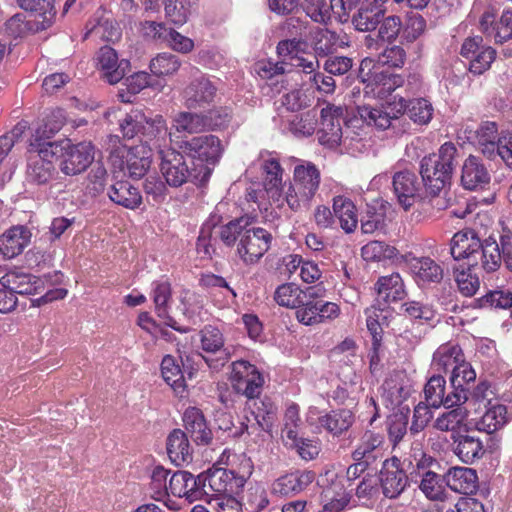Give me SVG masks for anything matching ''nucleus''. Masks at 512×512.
Here are the masks:
<instances>
[{
	"instance_id": "1",
	"label": "nucleus",
	"mask_w": 512,
	"mask_h": 512,
	"mask_svg": "<svg viewBox=\"0 0 512 512\" xmlns=\"http://www.w3.org/2000/svg\"><path fill=\"white\" fill-rule=\"evenodd\" d=\"M61 116L60 111L57 115L53 114L35 129L30 138L26 173L28 181L34 184H47L56 173L52 160L59 152V143L51 141V138L63 125V121L59 119Z\"/></svg>"
},
{
	"instance_id": "2",
	"label": "nucleus",
	"mask_w": 512,
	"mask_h": 512,
	"mask_svg": "<svg viewBox=\"0 0 512 512\" xmlns=\"http://www.w3.org/2000/svg\"><path fill=\"white\" fill-rule=\"evenodd\" d=\"M220 239L228 246L237 240V254L246 265L257 263L269 250L272 235L261 227L252 226V218L240 217L219 228Z\"/></svg>"
},
{
	"instance_id": "3",
	"label": "nucleus",
	"mask_w": 512,
	"mask_h": 512,
	"mask_svg": "<svg viewBox=\"0 0 512 512\" xmlns=\"http://www.w3.org/2000/svg\"><path fill=\"white\" fill-rule=\"evenodd\" d=\"M501 10L497 0H475L469 18L477 23L478 29L496 44L512 39V10Z\"/></svg>"
},
{
	"instance_id": "4",
	"label": "nucleus",
	"mask_w": 512,
	"mask_h": 512,
	"mask_svg": "<svg viewBox=\"0 0 512 512\" xmlns=\"http://www.w3.org/2000/svg\"><path fill=\"white\" fill-rule=\"evenodd\" d=\"M105 149L114 168L123 171L134 179L142 178L150 168L152 147L144 144L127 148L117 135H109L105 140Z\"/></svg>"
},
{
	"instance_id": "5",
	"label": "nucleus",
	"mask_w": 512,
	"mask_h": 512,
	"mask_svg": "<svg viewBox=\"0 0 512 512\" xmlns=\"http://www.w3.org/2000/svg\"><path fill=\"white\" fill-rule=\"evenodd\" d=\"M181 148L194 161L195 168H198L195 180L199 184L209 180L213 167L219 162L224 150L221 140L212 134L196 136L184 141Z\"/></svg>"
},
{
	"instance_id": "6",
	"label": "nucleus",
	"mask_w": 512,
	"mask_h": 512,
	"mask_svg": "<svg viewBox=\"0 0 512 512\" xmlns=\"http://www.w3.org/2000/svg\"><path fill=\"white\" fill-rule=\"evenodd\" d=\"M456 154V146L446 142L440 147L438 153L425 156L421 160L420 174L426 191L437 193L446 187L455 167Z\"/></svg>"
},
{
	"instance_id": "7",
	"label": "nucleus",
	"mask_w": 512,
	"mask_h": 512,
	"mask_svg": "<svg viewBox=\"0 0 512 512\" xmlns=\"http://www.w3.org/2000/svg\"><path fill=\"white\" fill-rule=\"evenodd\" d=\"M320 184V172L312 163L297 165L293 172V181L284 192V201L293 211L308 208Z\"/></svg>"
},
{
	"instance_id": "8",
	"label": "nucleus",
	"mask_w": 512,
	"mask_h": 512,
	"mask_svg": "<svg viewBox=\"0 0 512 512\" xmlns=\"http://www.w3.org/2000/svg\"><path fill=\"white\" fill-rule=\"evenodd\" d=\"M360 74L363 82H367L364 88L365 95L374 98L383 99L404 83L401 75L375 66L373 60L368 57L361 61Z\"/></svg>"
},
{
	"instance_id": "9",
	"label": "nucleus",
	"mask_w": 512,
	"mask_h": 512,
	"mask_svg": "<svg viewBox=\"0 0 512 512\" xmlns=\"http://www.w3.org/2000/svg\"><path fill=\"white\" fill-rule=\"evenodd\" d=\"M413 459L405 458L403 465L408 463L411 467L410 476L413 475L421 477L420 489L425 496L431 500H441L444 496V487L441 477L430 470H426L432 463L433 459L426 456L420 448L414 449Z\"/></svg>"
},
{
	"instance_id": "10",
	"label": "nucleus",
	"mask_w": 512,
	"mask_h": 512,
	"mask_svg": "<svg viewBox=\"0 0 512 512\" xmlns=\"http://www.w3.org/2000/svg\"><path fill=\"white\" fill-rule=\"evenodd\" d=\"M161 164L160 171L171 187H180L187 181L195 180V173L198 168H189L182 153L174 149L160 150Z\"/></svg>"
},
{
	"instance_id": "11",
	"label": "nucleus",
	"mask_w": 512,
	"mask_h": 512,
	"mask_svg": "<svg viewBox=\"0 0 512 512\" xmlns=\"http://www.w3.org/2000/svg\"><path fill=\"white\" fill-rule=\"evenodd\" d=\"M230 380L235 391L249 399L258 397L264 384V378L259 370L244 360L232 363Z\"/></svg>"
},
{
	"instance_id": "12",
	"label": "nucleus",
	"mask_w": 512,
	"mask_h": 512,
	"mask_svg": "<svg viewBox=\"0 0 512 512\" xmlns=\"http://www.w3.org/2000/svg\"><path fill=\"white\" fill-rule=\"evenodd\" d=\"M404 113L408 114V102L403 97L397 96L387 103L385 110L369 105L357 107V114L363 122L381 130L388 129L392 120Z\"/></svg>"
},
{
	"instance_id": "13",
	"label": "nucleus",
	"mask_w": 512,
	"mask_h": 512,
	"mask_svg": "<svg viewBox=\"0 0 512 512\" xmlns=\"http://www.w3.org/2000/svg\"><path fill=\"white\" fill-rule=\"evenodd\" d=\"M460 54L469 61V71L474 75H482L491 68L496 59V50L483 43L482 36L468 37L464 40Z\"/></svg>"
},
{
	"instance_id": "14",
	"label": "nucleus",
	"mask_w": 512,
	"mask_h": 512,
	"mask_svg": "<svg viewBox=\"0 0 512 512\" xmlns=\"http://www.w3.org/2000/svg\"><path fill=\"white\" fill-rule=\"evenodd\" d=\"M62 151L60 170L68 176L82 173L95 158L94 146L90 142H81L75 145L67 142L59 144V152Z\"/></svg>"
},
{
	"instance_id": "15",
	"label": "nucleus",
	"mask_w": 512,
	"mask_h": 512,
	"mask_svg": "<svg viewBox=\"0 0 512 512\" xmlns=\"http://www.w3.org/2000/svg\"><path fill=\"white\" fill-rule=\"evenodd\" d=\"M319 141L330 148L340 144L343 132L341 123L344 120V108L327 104L320 112Z\"/></svg>"
},
{
	"instance_id": "16",
	"label": "nucleus",
	"mask_w": 512,
	"mask_h": 512,
	"mask_svg": "<svg viewBox=\"0 0 512 512\" xmlns=\"http://www.w3.org/2000/svg\"><path fill=\"white\" fill-rule=\"evenodd\" d=\"M244 478L237 476L233 471L224 468L210 469L203 476V479L199 477V483L206 494H208L207 488L213 492L212 497L229 495L236 489L244 485Z\"/></svg>"
},
{
	"instance_id": "17",
	"label": "nucleus",
	"mask_w": 512,
	"mask_h": 512,
	"mask_svg": "<svg viewBox=\"0 0 512 512\" xmlns=\"http://www.w3.org/2000/svg\"><path fill=\"white\" fill-rule=\"evenodd\" d=\"M482 241L473 230H463L451 239L450 253L454 260L464 261L469 268L477 267Z\"/></svg>"
},
{
	"instance_id": "18",
	"label": "nucleus",
	"mask_w": 512,
	"mask_h": 512,
	"mask_svg": "<svg viewBox=\"0 0 512 512\" xmlns=\"http://www.w3.org/2000/svg\"><path fill=\"white\" fill-rule=\"evenodd\" d=\"M216 85L206 76L194 78L183 91L184 105L190 110L204 109L214 102Z\"/></svg>"
},
{
	"instance_id": "19",
	"label": "nucleus",
	"mask_w": 512,
	"mask_h": 512,
	"mask_svg": "<svg viewBox=\"0 0 512 512\" xmlns=\"http://www.w3.org/2000/svg\"><path fill=\"white\" fill-rule=\"evenodd\" d=\"M382 444L383 436L372 431H366L354 450L352 456L357 464L350 466L347 470L348 476L351 474L355 475L358 466H362V469L369 466L379 457H382Z\"/></svg>"
},
{
	"instance_id": "20",
	"label": "nucleus",
	"mask_w": 512,
	"mask_h": 512,
	"mask_svg": "<svg viewBox=\"0 0 512 512\" xmlns=\"http://www.w3.org/2000/svg\"><path fill=\"white\" fill-rule=\"evenodd\" d=\"M150 298L153 300L157 316L164 320L165 325L181 333L188 331L187 328L179 326L177 321L169 314L172 300V288L169 281L157 280L152 282Z\"/></svg>"
},
{
	"instance_id": "21",
	"label": "nucleus",
	"mask_w": 512,
	"mask_h": 512,
	"mask_svg": "<svg viewBox=\"0 0 512 512\" xmlns=\"http://www.w3.org/2000/svg\"><path fill=\"white\" fill-rule=\"evenodd\" d=\"M380 483L383 494L388 498H396L403 492L408 483V475L400 467V460L393 458L384 461L380 471Z\"/></svg>"
},
{
	"instance_id": "22",
	"label": "nucleus",
	"mask_w": 512,
	"mask_h": 512,
	"mask_svg": "<svg viewBox=\"0 0 512 512\" xmlns=\"http://www.w3.org/2000/svg\"><path fill=\"white\" fill-rule=\"evenodd\" d=\"M392 186L398 203L404 210H409L419 199L420 183L417 176L411 171L395 173Z\"/></svg>"
},
{
	"instance_id": "23",
	"label": "nucleus",
	"mask_w": 512,
	"mask_h": 512,
	"mask_svg": "<svg viewBox=\"0 0 512 512\" xmlns=\"http://www.w3.org/2000/svg\"><path fill=\"white\" fill-rule=\"evenodd\" d=\"M201 347L207 353H219L217 359L203 357L207 365L212 369H219L224 366L230 358L228 348L224 347V338L222 332L211 325L205 326L201 330Z\"/></svg>"
},
{
	"instance_id": "24",
	"label": "nucleus",
	"mask_w": 512,
	"mask_h": 512,
	"mask_svg": "<svg viewBox=\"0 0 512 512\" xmlns=\"http://www.w3.org/2000/svg\"><path fill=\"white\" fill-rule=\"evenodd\" d=\"M97 65L102 77L108 83L116 84L124 78L130 64L126 59L119 60L113 48L104 46L98 52Z\"/></svg>"
},
{
	"instance_id": "25",
	"label": "nucleus",
	"mask_w": 512,
	"mask_h": 512,
	"mask_svg": "<svg viewBox=\"0 0 512 512\" xmlns=\"http://www.w3.org/2000/svg\"><path fill=\"white\" fill-rule=\"evenodd\" d=\"M31 230L24 225H16L7 229L0 235V253L6 259L20 255L30 244Z\"/></svg>"
},
{
	"instance_id": "26",
	"label": "nucleus",
	"mask_w": 512,
	"mask_h": 512,
	"mask_svg": "<svg viewBox=\"0 0 512 512\" xmlns=\"http://www.w3.org/2000/svg\"><path fill=\"white\" fill-rule=\"evenodd\" d=\"M312 471L296 470L280 476L271 485V492L277 496H289L304 491L313 481Z\"/></svg>"
},
{
	"instance_id": "27",
	"label": "nucleus",
	"mask_w": 512,
	"mask_h": 512,
	"mask_svg": "<svg viewBox=\"0 0 512 512\" xmlns=\"http://www.w3.org/2000/svg\"><path fill=\"white\" fill-rule=\"evenodd\" d=\"M467 138L479 146L481 152L490 159H494L497 141L501 138L498 133L497 123L494 121H483L476 129L467 127L465 129Z\"/></svg>"
},
{
	"instance_id": "28",
	"label": "nucleus",
	"mask_w": 512,
	"mask_h": 512,
	"mask_svg": "<svg viewBox=\"0 0 512 512\" xmlns=\"http://www.w3.org/2000/svg\"><path fill=\"white\" fill-rule=\"evenodd\" d=\"M142 139L151 144L152 149L165 150L164 148L170 142V132L168 131L167 122L160 114L153 116L145 115V121L142 123Z\"/></svg>"
},
{
	"instance_id": "29",
	"label": "nucleus",
	"mask_w": 512,
	"mask_h": 512,
	"mask_svg": "<svg viewBox=\"0 0 512 512\" xmlns=\"http://www.w3.org/2000/svg\"><path fill=\"white\" fill-rule=\"evenodd\" d=\"M183 422L186 432L197 445H209L212 442V430L200 409L187 408L183 415Z\"/></svg>"
},
{
	"instance_id": "30",
	"label": "nucleus",
	"mask_w": 512,
	"mask_h": 512,
	"mask_svg": "<svg viewBox=\"0 0 512 512\" xmlns=\"http://www.w3.org/2000/svg\"><path fill=\"white\" fill-rule=\"evenodd\" d=\"M0 285L15 296L30 295L37 293L40 280L21 270H12L0 277Z\"/></svg>"
},
{
	"instance_id": "31",
	"label": "nucleus",
	"mask_w": 512,
	"mask_h": 512,
	"mask_svg": "<svg viewBox=\"0 0 512 512\" xmlns=\"http://www.w3.org/2000/svg\"><path fill=\"white\" fill-rule=\"evenodd\" d=\"M453 452L464 463L472 464L485 453L482 439L472 434L453 437Z\"/></svg>"
},
{
	"instance_id": "32",
	"label": "nucleus",
	"mask_w": 512,
	"mask_h": 512,
	"mask_svg": "<svg viewBox=\"0 0 512 512\" xmlns=\"http://www.w3.org/2000/svg\"><path fill=\"white\" fill-rule=\"evenodd\" d=\"M262 170L264 172V191L273 203H279L283 192V168L278 160L269 158L263 161Z\"/></svg>"
},
{
	"instance_id": "33",
	"label": "nucleus",
	"mask_w": 512,
	"mask_h": 512,
	"mask_svg": "<svg viewBox=\"0 0 512 512\" xmlns=\"http://www.w3.org/2000/svg\"><path fill=\"white\" fill-rule=\"evenodd\" d=\"M447 486L461 494H471L478 488V476L474 469L469 467H452L445 474Z\"/></svg>"
},
{
	"instance_id": "34",
	"label": "nucleus",
	"mask_w": 512,
	"mask_h": 512,
	"mask_svg": "<svg viewBox=\"0 0 512 512\" xmlns=\"http://www.w3.org/2000/svg\"><path fill=\"white\" fill-rule=\"evenodd\" d=\"M484 406L486 411L476 424L479 431L493 433L501 429L512 418V412H509L503 404L487 400Z\"/></svg>"
},
{
	"instance_id": "35",
	"label": "nucleus",
	"mask_w": 512,
	"mask_h": 512,
	"mask_svg": "<svg viewBox=\"0 0 512 512\" xmlns=\"http://www.w3.org/2000/svg\"><path fill=\"white\" fill-rule=\"evenodd\" d=\"M167 454L176 466L188 464L193 459L192 447L187 434L181 429H174L167 437Z\"/></svg>"
},
{
	"instance_id": "36",
	"label": "nucleus",
	"mask_w": 512,
	"mask_h": 512,
	"mask_svg": "<svg viewBox=\"0 0 512 512\" xmlns=\"http://www.w3.org/2000/svg\"><path fill=\"white\" fill-rule=\"evenodd\" d=\"M108 197L117 205L127 209H137L142 204V195L138 188L128 181L119 180L111 185Z\"/></svg>"
},
{
	"instance_id": "37",
	"label": "nucleus",
	"mask_w": 512,
	"mask_h": 512,
	"mask_svg": "<svg viewBox=\"0 0 512 512\" xmlns=\"http://www.w3.org/2000/svg\"><path fill=\"white\" fill-rule=\"evenodd\" d=\"M490 181V176L481 163L475 156H469L462 167L461 183L465 189L474 190L483 187Z\"/></svg>"
},
{
	"instance_id": "38",
	"label": "nucleus",
	"mask_w": 512,
	"mask_h": 512,
	"mask_svg": "<svg viewBox=\"0 0 512 512\" xmlns=\"http://www.w3.org/2000/svg\"><path fill=\"white\" fill-rule=\"evenodd\" d=\"M209 115L191 111H180L172 119V127L178 133L197 134L209 130Z\"/></svg>"
},
{
	"instance_id": "39",
	"label": "nucleus",
	"mask_w": 512,
	"mask_h": 512,
	"mask_svg": "<svg viewBox=\"0 0 512 512\" xmlns=\"http://www.w3.org/2000/svg\"><path fill=\"white\" fill-rule=\"evenodd\" d=\"M464 359V354L458 344L447 342L440 345L433 354L431 366L435 371L447 372L454 370Z\"/></svg>"
},
{
	"instance_id": "40",
	"label": "nucleus",
	"mask_w": 512,
	"mask_h": 512,
	"mask_svg": "<svg viewBox=\"0 0 512 512\" xmlns=\"http://www.w3.org/2000/svg\"><path fill=\"white\" fill-rule=\"evenodd\" d=\"M376 29L375 37L372 34L365 37V46L369 49L377 50L379 48V42L395 40L402 29V22L398 16H388L380 19V23Z\"/></svg>"
},
{
	"instance_id": "41",
	"label": "nucleus",
	"mask_w": 512,
	"mask_h": 512,
	"mask_svg": "<svg viewBox=\"0 0 512 512\" xmlns=\"http://www.w3.org/2000/svg\"><path fill=\"white\" fill-rule=\"evenodd\" d=\"M407 262L417 282H440L443 278V269L429 257H413L407 260Z\"/></svg>"
},
{
	"instance_id": "42",
	"label": "nucleus",
	"mask_w": 512,
	"mask_h": 512,
	"mask_svg": "<svg viewBox=\"0 0 512 512\" xmlns=\"http://www.w3.org/2000/svg\"><path fill=\"white\" fill-rule=\"evenodd\" d=\"M199 478L196 479L187 471H177L169 479V491L177 497H185L189 501L196 499L199 491Z\"/></svg>"
},
{
	"instance_id": "43",
	"label": "nucleus",
	"mask_w": 512,
	"mask_h": 512,
	"mask_svg": "<svg viewBox=\"0 0 512 512\" xmlns=\"http://www.w3.org/2000/svg\"><path fill=\"white\" fill-rule=\"evenodd\" d=\"M333 214L339 220L341 228L346 233L353 232L358 224L356 206L347 197L336 196L333 198Z\"/></svg>"
},
{
	"instance_id": "44",
	"label": "nucleus",
	"mask_w": 512,
	"mask_h": 512,
	"mask_svg": "<svg viewBox=\"0 0 512 512\" xmlns=\"http://www.w3.org/2000/svg\"><path fill=\"white\" fill-rule=\"evenodd\" d=\"M503 261L502 249L499 244L489 238L482 242L481 250L477 256V266H481L486 272L496 271Z\"/></svg>"
},
{
	"instance_id": "45",
	"label": "nucleus",
	"mask_w": 512,
	"mask_h": 512,
	"mask_svg": "<svg viewBox=\"0 0 512 512\" xmlns=\"http://www.w3.org/2000/svg\"><path fill=\"white\" fill-rule=\"evenodd\" d=\"M376 290L378 296L386 302L400 300L405 294L404 283L399 273L380 277L376 283Z\"/></svg>"
},
{
	"instance_id": "46",
	"label": "nucleus",
	"mask_w": 512,
	"mask_h": 512,
	"mask_svg": "<svg viewBox=\"0 0 512 512\" xmlns=\"http://www.w3.org/2000/svg\"><path fill=\"white\" fill-rule=\"evenodd\" d=\"M354 421L353 414L350 410L341 409L331 411L330 413L319 418L321 427L326 429L334 436H338L347 431Z\"/></svg>"
},
{
	"instance_id": "47",
	"label": "nucleus",
	"mask_w": 512,
	"mask_h": 512,
	"mask_svg": "<svg viewBox=\"0 0 512 512\" xmlns=\"http://www.w3.org/2000/svg\"><path fill=\"white\" fill-rule=\"evenodd\" d=\"M343 45L340 37L328 29H317L312 37V46L317 57H326Z\"/></svg>"
},
{
	"instance_id": "48",
	"label": "nucleus",
	"mask_w": 512,
	"mask_h": 512,
	"mask_svg": "<svg viewBox=\"0 0 512 512\" xmlns=\"http://www.w3.org/2000/svg\"><path fill=\"white\" fill-rule=\"evenodd\" d=\"M285 442L287 446L295 449L297 454L306 461L316 458L320 452L317 440L300 437L297 431L289 430Z\"/></svg>"
},
{
	"instance_id": "49",
	"label": "nucleus",
	"mask_w": 512,
	"mask_h": 512,
	"mask_svg": "<svg viewBox=\"0 0 512 512\" xmlns=\"http://www.w3.org/2000/svg\"><path fill=\"white\" fill-rule=\"evenodd\" d=\"M468 415L467 408H450L435 419L433 427L442 432H454L465 424Z\"/></svg>"
},
{
	"instance_id": "50",
	"label": "nucleus",
	"mask_w": 512,
	"mask_h": 512,
	"mask_svg": "<svg viewBox=\"0 0 512 512\" xmlns=\"http://www.w3.org/2000/svg\"><path fill=\"white\" fill-rule=\"evenodd\" d=\"M197 0H164L165 15L175 25L187 22Z\"/></svg>"
},
{
	"instance_id": "51",
	"label": "nucleus",
	"mask_w": 512,
	"mask_h": 512,
	"mask_svg": "<svg viewBox=\"0 0 512 512\" xmlns=\"http://www.w3.org/2000/svg\"><path fill=\"white\" fill-rule=\"evenodd\" d=\"M18 5L35 16L42 18L41 28H46L55 16L54 0H17Z\"/></svg>"
},
{
	"instance_id": "52",
	"label": "nucleus",
	"mask_w": 512,
	"mask_h": 512,
	"mask_svg": "<svg viewBox=\"0 0 512 512\" xmlns=\"http://www.w3.org/2000/svg\"><path fill=\"white\" fill-rule=\"evenodd\" d=\"M361 255L365 261L379 262L396 258L398 250L385 242L371 241L361 248Z\"/></svg>"
},
{
	"instance_id": "53",
	"label": "nucleus",
	"mask_w": 512,
	"mask_h": 512,
	"mask_svg": "<svg viewBox=\"0 0 512 512\" xmlns=\"http://www.w3.org/2000/svg\"><path fill=\"white\" fill-rule=\"evenodd\" d=\"M274 299L280 306L297 308L301 306V303H304L305 294L298 285L286 283L276 289Z\"/></svg>"
},
{
	"instance_id": "54",
	"label": "nucleus",
	"mask_w": 512,
	"mask_h": 512,
	"mask_svg": "<svg viewBox=\"0 0 512 512\" xmlns=\"http://www.w3.org/2000/svg\"><path fill=\"white\" fill-rule=\"evenodd\" d=\"M381 18H383V11L380 8L361 7L353 16L352 23L359 31L372 32L379 25Z\"/></svg>"
},
{
	"instance_id": "55",
	"label": "nucleus",
	"mask_w": 512,
	"mask_h": 512,
	"mask_svg": "<svg viewBox=\"0 0 512 512\" xmlns=\"http://www.w3.org/2000/svg\"><path fill=\"white\" fill-rule=\"evenodd\" d=\"M181 66L180 59L171 53H159L150 61L149 68L155 76H170L175 74Z\"/></svg>"
},
{
	"instance_id": "56",
	"label": "nucleus",
	"mask_w": 512,
	"mask_h": 512,
	"mask_svg": "<svg viewBox=\"0 0 512 512\" xmlns=\"http://www.w3.org/2000/svg\"><path fill=\"white\" fill-rule=\"evenodd\" d=\"M161 373L165 382L174 390L184 388V376L179 364L171 355H166L161 362Z\"/></svg>"
},
{
	"instance_id": "57",
	"label": "nucleus",
	"mask_w": 512,
	"mask_h": 512,
	"mask_svg": "<svg viewBox=\"0 0 512 512\" xmlns=\"http://www.w3.org/2000/svg\"><path fill=\"white\" fill-rule=\"evenodd\" d=\"M446 381L441 375L430 377L424 387L425 400L432 408H440L445 395Z\"/></svg>"
},
{
	"instance_id": "58",
	"label": "nucleus",
	"mask_w": 512,
	"mask_h": 512,
	"mask_svg": "<svg viewBox=\"0 0 512 512\" xmlns=\"http://www.w3.org/2000/svg\"><path fill=\"white\" fill-rule=\"evenodd\" d=\"M407 115L414 123L426 125L433 116L432 104L424 98L412 99L408 102Z\"/></svg>"
},
{
	"instance_id": "59",
	"label": "nucleus",
	"mask_w": 512,
	"mask_h": 512,
	"mask_svg": "<svg viewBox=\"0 0 512 512\" xmlns=\"http://www.w3.org/2000/svg\"><path fill=\"white\" fill-rule=\"evenodd\" d=\"M269 501L267 493L259 484L251 485L243 495V504L248 512H260L263 510Z\"/></svg>"
},
{
	"instance_id": "60",
	"label": "nucleus",
	"mask_w": 512,
	"mask_h": 512,
	"mask_svg": "<svg viewBox=\"0 0 512 512\" xmlns=\"http://www.w3.org/2000/svg\"><path fill=\"white\" fill-rule=\"evenodd\" d=\"M481 308L510 309L512 292L509 290H491L478 299Z\"/></svg>"
},
{
	"instance_id": "61",
	"label": "nucleus",
	"mask_w": 512,
	"mask_h": 512,
	"mask_svg": "<svg viewBox=\"0 0 512 512\" xmlns=\"http://www.w3.org/2000/svg\"><path fill=\"white\" fill-rule=\"evenodd\" d=\"M454 275L457 287L462 295L471 297L479 289V278L476 274L472 273L471 268L468 267L467 270L455 268Z\"/></svg>"
},
{
	"instance_id": "62",
	"label": "nucleus",
	"mask_w": 512,
	"mask_h": 512,
	"mask_svg": "<svg viewBox=\"0 0 512 512\" xmlns=\"http://www.w3.org/2000/svg\"><path fill=\"white\" fill-rule=\"evenodd\" d=\"M169 471L162 466H156L151 474L150 490L151 497L156 501H162L169 491L167 478Z\"/></svg>"
},
{
	"instance_id": "63",
	"label": "nucleus",
	"mask_w": 512,
	"mask_h": 512,
	"mask_svg": "<svg viewBox=\"0 0 512 512\" xmlns=\"http://www.w3.org/2000/svg\"><path fill=\"white\" fill-rule=\"evenodd\" d=\"M366 326L372 336V340L382 339L383 329L382 326L386 322V315L384 310L371 306L365 310Z\"/></svg>"
},
{
	"instance_id": "64",
	"label": "nucleus",
	"mask_w": 512,
	"mask_h": 512,
	"mask_svg": "<svg viewBox=\"0 0 512 512\" xmlns=\"http://www.w3.org/2000/svg\"><path fill=\"white\" fill-rule=\"evenodd\" d=\"M324 498L328 501L321 512H343L350 503L351 495L344 490L336 492L330 487L324 491Z\"/></svg>"
}]
</instances>
